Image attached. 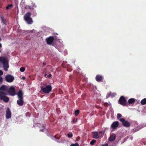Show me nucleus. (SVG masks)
<instances>
[{
  "label": "nucleus",
  "instance_id": "a878e982",
  "mask_svg": "<svg viewBox=\"0 0 146 146\" xmlns=\"http://www.w3.org/2000/svg\"><path fill=\"white\" fill-rule=\"evenodd\" d=\"M1 19L2 20V22L3 23V24H5V20L4 19V18L3 17H1Z\"/></svg>",
  "mask_w": 146,
  "mask_h": 146
},
{
  "label": "nucleus",
  "instance_id": "4be33fe9",
  "mask_svg": "<svg viewBox=\"0 0 146 146\" xmlns=\"http://www.w3.org/2000/svg\"><path fill=\"white\" fill-rule=\"evenodd\" d=\"M67 135L69 138H71L73 136V135L71 133H69L67 134Z\"/></svg>",
  "mask_w": 146,
  "mask_h": 146
},
{
  "label": "nucleus",
  "instance_id": "ea45409f",
  "mask_svg": "<svg viewBox=\"0 0 146 146\" xmlns=\"http://www.w3.org/2000/svg\"><path fill=\"white\" fill-rule=\"evenodd\" d=\"M60 43H62V41H61V42H60Z\"/></svg>",
  "mask_w": 146,
  "mask_h": 146
},
{
  "label": "nucleus",
  "instance_id": "ddd939ff",
  "mask_svg": "<svg viewBox=\"0 0 146 146\" xmlns=\"http://www.w3.org/2000/svg\"><path fill=\"white\" fill-rule=\"evenodd\" d=\"M103 78V76L100 75H97L96 77V79L98 82L102 81Z\"/></svg>",
  "mask_w": 146,
  "mask_h": 146
},
{
  "label": "nucleus",
  "instance_id": "39448f33",
  "mask_svg": "<svg viewBox=\"0 0 146 146\" xmlns=\"http://www.w3.org/2000/svg\"><path fill=\"white\" fill-rule=\"evenodd\" d=\"M8 89L7 94L8 93L9 95L14 96L15 94V92L14 88L13 86L10 87L9 88L7 86Z\"/></svg>",
  "mask_w": 146,
  "mask_h": 146
},
{
  "label": "nucleus",
  "instance_id": "bb28decb",
  "mask_svg": "<svg viewBox=\"0 0 146 146\" xmlns=\"http://www.w3.org/2000/svg\"><path fill=\"white\" fill-rule=\"evenodd\" d=\"M3 81V79L2 77L0 76V83H1Z\"/></svg>",
  "mask_w": 146,
  "mask_h": 146
},
{
  "label": "nucleus",
  "instance_id": "c85d7f7f",
  "mask_svg": "<svg viewBox=\"0 0 146 146\" xmlns=\"http://www.w3.org/2000/svg\"><path fill=\"white\" fill-rule=\"evenodd\" d=\"M104 132H103V133H102V131H100L99 132V135H100V134H104Z\"/></svg>",
  "mask_w": 146,
  "mask_h": 146
},
{
  "label": "nucleus",
  "instance_id": "20e7f679",
  "mask_svg": "<svg viewBox=\"0 0 146 146\" xmlns=\"http://www.w3.org/2000/svg\"><path fill=\"white\" fill-rule=\"evenodd\" d=\"M41 89L44 92L48 93L51 91L52 87L50 85L46 86V84H44L43 86L41 87Z\"/></svg>",
  "mask_w": 146,
  "mask_h": 146
},
{
  "label": "nucleus",
  "instance_id": "9b49d317",
  "mask_svg": "<svg viewBox=\"0 0 146 146\" xmlns=\"http://www.w3.org/2000/svg\"><path fill=\"white\" fill-rule=\"evenodd\" d=\"M11 116V112L10 110H6L5 114V117L7 119H9Z\"/></svg>",
  "mask_w": 146,
  "mask_h": 146
},
{
  "label": "nucleus",
  "instance_id": "c9c22d12",
  "mask_svg": "<svg viewBox=\"0 0 146 146\" xmlns=\"http://www.w3.org/2000/svg\"><path fill=\"white\" fill-rule=\"evenodd\" d=\"M51 74H50L48 76V77H51Z\"/></svg>",
  "mask_w": 146,
  "mask_h": 146
},
{
  "label": "nucleus",
  "instance_id": "2f4dec72",
  "mask_svg": "<svg viewBox=\"0 0 146 146\" xmlns=\"http://www.w3.org/2000/svg\"><path fill=\"white\" fill-rule=\"evenodd\" d=\"M9 7H9V5H8V6H7L6 7V9H8L9 8Z\"/></svg>",
  "mask_w": 146,
  "mask_h": 146
},
{
  "label": "nucleus",
  "instance_id": "4468645a",
  "mask_svg": "<svg viewBox=\"0 0 146 146\" xmlns=\"http://www.w3.org/2000/svg\"><path fill=\"white\" fill-rule=\"evenodd\" d=\"M116 138V135L113 134L111 135L109 138V140L110 141H112L115 140Z\"/></svg>",
  "mask_w": 146,
  "mask_h": 146
},
{
  "label": "nucleus",
  "instance_id": "79ce46f5",
  "mask_svg": "<svg viewBox=\"0 0 146 146\" xmlns=\"http://www.w3.org/2000/svg\"><path fill=\"white\" fill-rule=\"evenodd\" d=\"M102 135V134H100V135Z\"/></svg>",
  "mask_w": 146,
  "mask_h": 146
},
{
  "label": "nucleus",
  "instance_id": "393cba45",
  "mask_svg": "<svg viewBox=\"0 0 146 146\" xmlns=\"http://www.w3.org/2000/svg\"><path fill=\"white\" fill-rule=\"evenodd\" d=\"M117 118H119L121 117V115L119 113H118L117 115Z\"/></svg>",
  "mask_w": 146,
  "mask_h": 146
},
{
  "label": "nucleus",
  "instance_id": "b1692460",
  "mask_svg": "<svg viewBox=\"0 0 146 146\" xmlns=\"http://www.w3.org/2000/svg\"><path fill=\"white\" fill-rule=\"evenodd\" d=\"M70 146H79V145L78 143H76L74 144H71Z\"/></svg>",
  "mask_w": 146,
  "mask_h": 146
},
{
  "label": "nucleus",
  "instance_id": "6ab92c4d",
  "mask_svg": "<svg viewBox=\"0 0 146 146\" xmlns=\"http://www.w3.org/2000/svg\"><path fill=\"white\" fill-rule=\"evenodd\" d=\"M141 104L142 105H144L146 104V98L142 99L140 102Z\"/></svg>",
  "mask_w": 146,
  "mask_h": 146
},
{
  "label": "nucleus",
  "instance_id": "412c9836",
  "mask_svg": "<svg viewBox=\"0 0 146 146\" xmlns=\"http://www.w3.org/2000/svg\"><path fill=\"white\" fill-rule=\"evenodd\" d=\"M96 142V140H93L90 142V144L91 145H93L94 143Z\"/></svg>",
  "mask_w": 146,
  "mask_h": 146
},
{
  "label": "nucleus",
  "instance_id": "473e14b6",
  "mask_svg": "<svg viewBox=\"0 0 146 146\" xmlns=\"http://www.w3.org/2000/svg\"><path fill=\"white\" fill-rule=\"evenodd\" d=\"M1 46H2V45H1V44L0 43V52L1 51Z\"/></svg>",
  "mask_w": 146,
  "mask_h": 146
},
{
  "label": "nucleus",
  "instance_id": "a211bd4d",
  "mask_svg": "<svg viewBox=\"0 0 146 146\" xmlns=\"http://www.w3.org/2000/svg\"><path fill=\"white\" fill-rule=\"evenodd\" d=\"M108 94L109 97H113L116 95V94L115 93L111 92L108 93Z\"/></svg>",
  "mask_w": 146,
  "mask_h": 146
},
{
  "label": "nucleus",
  "instance_id": "f257e3e1",
  "mask_svg": "<svg viewBox=\"0 0 146 146\" xmlns=\"http://www.w3.org/2000/svg\"><path fill=\"white\" fill-rule=\"evenodd\" d=\"M8 89L7 86L3 85L0 88V100L7 102L9 100L8 97L5 96L7 94Z\"/></svg>",
  "mask_w": 146,
  "mask_h": 146
},
{
  "label": "nucleus",
  "instance_id": "f704fd0d",
  "mask_svg": "<svg viewBox=\"0 0 146 146\" xmlns=\"http://www.w3.org/2000/svg\"><path fill=\"white\" fill-rule=\"evenodd\" d=\"M9 5V6L10 7H11L12 6V5L11 4H10V5Z\"/></svg>",
  "mask_w": 146,
  "mask_h": 146
},
{
  "label": "nucleus",
  "instance_id": "2eb2a0df",
  "mask_svg": "<svg viewBox=\"0 0 146 146\" xmlns=\"http://www.w3.org/2000/svg\"><path fill=\"white\" fill-rule=\"evenodd\" d=\"M17 104L19 106H22L23 104V98H19L17 101Z\"/></svg>",
  "mask_w": 146,
  "mask_h": 146
},
{
  "label": "nucleus",
  "instance_id": "58836bf2",
  "mask_svg": "<svg viewBox=\"0 0 146 146\" xmlns=\"http://www.w3.org/2000/svg\"><path fill=\"white\" fill-rule=\"evenodd\" d=\"M45 64H45V63H44H44H43V65H45Z\"/></svg>",
  "mask_w": 146,
  "mask_h": 146
},
{
  "label": "nucleus",
  "instance_id": "f03ea898",
  "mask_svg": "<svg viewBox=\"0 0 146 146\" xmlns=\"http://www.w3.org/2000/svg\"><path fill=\"white\" fill-rule=\"evenodd\" d=\"M3 67L4 69L7 71L9 67L8 62L7 58L4 57H0V67Z\"/></svg>",
  "mask_w": 146,
  "mask_h": 146
},
{
  "label": "nucleus",
  "instance_id": "423d86ee",
  "mask_svg": "<svg viewBox=\"0 0 146 146\" xmlns=\"http://www.w3.org/2000/svg\"><path fill=\"white\" fill-rule=\"evenodd\" d=\"M119 103L123 106H125L127 104L126 100L123 96H121L120 97L119 100Z\"/></svg>",
  "mask_w": 146,
  "mask_h": 146
},
{
  "label": "nucleus",
  "instance_id": "7ed1b4c3",
  "mask_svg": "<svg viewBox=\"0 0 146 146\" xmlns=\"http://www.w3.org/2000/svg\"><path fill=\"white\" fill-rule=\"evenodd\" d=\"M31 14L28 12L25 14L24 17V19L27 23L29 24H31L33 23L32 18L31 17Z\"/></svg>",
  "mask_w": 146,
  "mask_h": 146
},
{
  "label": "nucleus",
  "instance_id": "dca6fc26",
  "mask_svg": "<svg viewBox=\"0 0 146 146\" xmlns=\"http://www.w3.org/2000/svg\"><path fill=\"white\" fill-rule=\"evenodd\" d=\"M17 95L19 98H23V93L21 91H19Z\"/></svg>",
  "mask_w": 146,
  "mask_h": 146
},
{
  "label": "nucleus",
  "instance_id": "e433bc0d",
  "mask_svg": "<svg viewBox=\"0 0 146 146\" xmlns=\"http://www.w3.org/2000/svg\"><path fill=\"white\" fill-rule=\"evenodd\" d=\"M43 129H45V126L44 125H43Z\"/></svg>",
  "mask_w": 146,
  "mask_h": 146
},
{
  "label": "nucleus",
  "instance_id": "a19ab883",
  "mask_svg": "<svg viewBox=\"0 0 146 146\" xmlns=\"http://www.w3.org/2000/svg\"><path fill=\"white\" fill-rule=\"evenodd\" d=\"M45 76H46V74H45V75H44Z\"/></svg>",
  "mask_w": 146,
  "mask_h": 146
},
{
  "label": "nucleus",
  "instance_id": "6e6552de",
  "mask_svg": "<svg viewBox=\"0 0 146 146\" xmlns=\"http://www.w3.org/2000/svg\"><path fill=\"white\" fill-rule=\"evenodd\" d=\"M54 38L52 36H50L47 38L46 39V41L48 44L49 45H51L53 43Z\"/></svg>",
  "mask_w": 146,
  "mask_h": 146
},
{
  "label": "nucleus",
  "instance_id": "aec40b11",
  "mask_svg": "<svg viewBox=\"0 0 146 146\" xmlns=\"http://www.w3.org/2000/svg\"><path fill=\"white\" fill-rule=\"evenodd\" d=\"M80 112L79 110H76L74 112V114L76 116L78 115Z\"/></svg>",
  "mask_w": 146,
  "mask_h": 146
},
{
  "label": "nucleus",
  "instance_id": "9d476101",
  "mask_svg": "<svg viewBox=\"0 0 146 146\" xmlns=\"http://www.w3.org/2000/svg\"><path fill=\"white\" fill-rule=\"evenodd\" d=\"M104 135V134H102L101 135H99L97 132H94L93 133V137L96 139L98 138H101Z\"/></svg>",
  "mask_w": 146,
  "mask_h": 146
},
{
  "label": "nucleus",
  "instance_id": "f8f14e48",
  "mask_svg": "<svg viewBox=\"0 0 146 146\" xmlns=\"http://www.w3.org/2000/svg\"><path fill=\"white\" fill-rule=\"evenodd\" d=\"M118 125L119 123L118 121H114L111 125V127L113 129H115L118 127Z\"/></svg>",
  "mask_w": 146,
  "mask_h": 146
},
{
  "label": "nucleus",
  "instance_id": "72a5a7b5",
  "mask_svg": "<svg viewBox=\"0 0 146 146\" xmlns=\"http://www.w3.org/2000/svg\"><path fill=\"white\" fill-rule=\"evenodd\" d=\"M44 129H43H43H42L40 130V131H42V132H43V131H44Z\"/></svg>",
  "mask_w": 146,
  "mask_h": 146
},
{
  "label": "nucleus",
  "instance_id": "37998d69",
  "mask_svg": "<svg viewBox=\"0 0 146 146\" xmlns=\"http://www.w3.org/2000/svg\"><path fill=\"white\" fill-rule=\"evenodd\" d=\"M32 31H31V32H32Z\"/></svg>",
  "mask_w": 146,
  "mask_h": 146
},
{
  "label": "nucleus",
  "instance_id": "f3484780",
  "mask_svg": "<svg viewBox=\"0 0 146 146\" xmlns=\"http://www.w3.org/2000/svg\"><path fill=\"white\" fill-rule=\"evenodd\" d=\"M136 100V99L133 98H131L129 99L128 100V103L129 104H132L134 103Z\"/></svg>",
  "mask_w": 146,
  "mask_h": 146
},
{
  "label": "nucleus",
  "instance_id": "1a4fd4ad",
  "mask_svg": "<svg viewBox=\"0 0 146 146\" xmlns=\"http://www.w3.org/2000/svg\"><path fill=\"white\" fill-rule=\"evenodd\" d=\"M14 79V77L10 75H8L5 76L6 81L9 82H13Z\"/></svg>",
  "mask_w": 146,
  "mask_h": 146
},
{
  "label": "nucleus",
  "instance_id": "cd10ccee",
  "mask_svg": "<svg viewBox=\"0 0 146 146\" xmlns=\"http://www.w3.org/2000/svg\"><path fill=\"white\" fill-rule=\"evenodd\" d=\"M3 72L2 71L0 70V76H1L3 74Z\"/></svg>",
  "mask_w": 146,
  "mask_h": 146
},
{
  "label": "nucleus",
  "instance_id": "5701e85b",
  "mask_svg": "<svg viewBox=\"0 0 146 146\" xmlns=\"http://www.w3.org/2000/svg\"><path fill=\"white\" fill-rule=\"evenodd\" d=\"M20 70L21 72H23L25 70V68L24 67H21L20 69Z\"/></svg>",
  "mask_w": 146,
  "mask_h": 146
},
{
  "label": "nucleus",
  "instance_id": "0eeeda50",
  "mask_svg": "<svg viewBox=\"0 0 146 146\" xmlns=\"http://www.w3.org/2000/svg\"><path fill=\"white\" fill-rule=\"evenodd\" d=\"M119 120L122 122L123 125L125 127H128L130 126V123L127 121H125L123 118H121Z\"/></svg>",
  "mask_w": 146,
  "mask_h": 146
},
{
  "label": "nucleus",
  "instance_id": "7c9ffc66",
  "mask_svg": "<svg viewBox=\"0 0 146 146\" xmlns=\"http://www.w3.org/2000/svg\"><path fill=\"white\" fill-rule=\"evenodd\" d=\"M25 77H23L21 78V79L24 80L25 79Z\"/></svg>",
  "mask_w": 146,
  "mask_h": 146
},
{
  "label": "nucleus",
  "instance_id": "4c0bfd02",
  "mask_svg": "<svg viewBox=\"0 0 146 146\" xmlns=\"http://www.w3.org/2000/svg\"><path fill=\"white\" fill-rule=\"evenodd\" d=\"M54 137L56 139H59V138H57V137H56V136H54Z\"/></svg>",
  "mask_w": 146,
  "mask_h": 146
},
{
  "label": "nucleus",
  "instance_id": "c756f323",
  "mask_svg": "<svg viewBox=\"0 0 146 146\" xmlns=\"http://www.w3.org/2000/svg\"><path fill=\"white\" fill-rule=\"evenodd\" d=\"M108 146V145L107 144H104L102 145V146Z\"/></svg>",
  "mask_w": 146,
  "mask_h": 146
}]
</instances>
